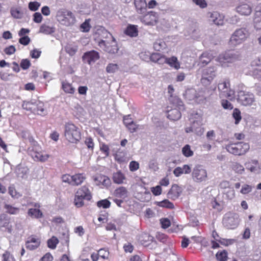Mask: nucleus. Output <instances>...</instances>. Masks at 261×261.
<instances>
[{
    "label": "nucleus",
    "instance_id": "1",
    "mask_svg": "<svg viewBox=\"0 0 261 261\" xmlns=\"http://www.w3.org/2000/svg\"><path fill=\"white\" fill-rule=\"evenodd\" d=\"M92 198V193L87 185H84L79 188L75 193L74 198V204L77 207H83L84 205V200L89 201Z\"/></svg>",
    "mask_w": 261,
    "mask_h": 261
},
{
    "label": "nucleus",
    "instance_id": "2",
    "mask_svg": "<svg viewBox=\"0 0 261 261\" xmlns=\"http://www.w3.org/2000/svg\"><path fill=\"white\" fill-rule=\"evenodd\" d=\"M98 44L105 52L110 54L117 53L119 49L115 39L110 33H107L105 40H100Z\"/></svg>",
    "mask_w": 261,
    "mask_h": 261
},
{
    "label": "nucleus",
    "instance_id": "3",
    "mask_svg": "<svg viewBox=\"0 0 261 261\" xmlns=\"http://www.w3.org/2000/svg\"><path fill=\"white\" fill-rule=\"evenodd\" d=\"M64 136L69 142L76 143L81 138V133L77 126L68 122L65 125Z\"/></svg>",
    "mask_w": 261,
    "mask_h": 261
},
{
    "label": "nucleus",
    "instance_id": "4",
    "mask_svg": "<svg viewBox=\"0 0 261 261\" xmlns=\"http://www.w3.org/2000/svg\"><path fill=\"white\" fill-rule=\"evenodd\" d=\"M225 148L230 153L235 155H242L249 150L250 145L247 143L238 142L227 144L226 145Z\"/></svg>",
    "mask_w": 261,
    "mask_h": 261
},
{
    "label": "nucleus",
    "instance_id": "5",
    "mask_svg": "<svg viewBox=\"0 0 261 261\" xmlns=\"http://www.w3.org/2000/svg\"><path fill=\"white\" fill-rule=\"evenodd\" d=\"M218 89L220 95H222L230 100L234 98L235 92L230 88V82L229 79L220 80L218 84Z\"/></svg>",
    "mask_w": 261,
    "mask_h": 261
},
{
    "label": "nucleus",
    "instance_id": "6",
    "mask_svg": "<svg viewBox=\"0 0 261 261\" xmlns=\"http://www.w3.org/2000/svg\"><path fill=\"white\" fill-rule=\"evenodd\" d=\"M57 18L61 24L66 26L71 25L76 21L73 14L71 11L66 10L58 12Z\"/></svg>",
    "mask_w": 261,
    "mask_h": 261
},
{
    "label": "nucleus",
    "instance_id": "7",
    "mask_svg": "<svg viewBox=\"0 0 261 261\" xmlns=\"http://www.w3.org/2000/svg\"><path fill=\"white\" fill-rule=\"evenodd\" d=\"M240 223L239 216L238 214L232 212L226 213L223 219V225L227 229L236 228Z\"/></svg>",
    "mask_w": 261,
    "mask_h": 261
},
{
    "label": "nucleus",
    "instance_id": "8",
    "mask_svg": "<svg viewBox=\"0 0 261 261\" xmlns=\"http://www.w3.org/2000/svg\"><path fill=\"white\" fill-rule=\"evenodd\" d=\"M192 178L196 182H202L207 179V172L202 165H197L193 169Z\"/></svg>",
    "mask_w": 261,
    "mask_h": 261
},
{
    "label": "nucleus",
    "instance_id": "9",
    "mask_svg": "<svg viewBox=\"0 0 261 261\" xmlns=\"http://www.w3.org/2000/svg\"><path fill=\"white\" fill-rule=\"evenodd\" d=\"M248 36V33L245 28L238 29L232 35L229 43L234 46L240 44L246 40Z\"/></svg>",
    "mask_w": 261,
    "mask_h": 261
},
{
    "label": "nucleus",
    "instance_id": "10",
    "mask_svg": "<svg viewBox=\"0 0 261 261\" xmlns=\"http://www.w3.org/2000/svg\"><path fill=\"white\" fill-rule=\"evenodd\" d=\"M185 97L189 100H193L198 104H205L206 101L204 96L196 93V90L194 89H187L185 92Z\"/></svg>",
    "mask_w": 261,
    "mask_h": 261
},
{
    "label": "nucleus",
    "instance_id": "11",
    "mask_svg": "<svg viewBox=\"0 0 261 261\" xmlns=\"http://www.w3.org/2000/svg\"><path fill=\"white\" fill-rule=\"evenodd\" d=\"M142 15L140 16L139 19L145 25H153L158 20L159 17L156 12L151 11Z\"/></svg>",
    "mask_w": 261,
    "mask_h": 261
},
{
    "label": "nucleus",
    "instance_id": "12",
    "mask_svg": "<svg viewBox=\"0 0 261 261\" xmlns=\"http://www.w3.org/2000/svg\"><path fill=\"white\" fill-rule=\"evenodd\" d=\"M31 155L35 161L44 162L46 161L49 157V155L40 150L39 147H33Z\"/></svg>",
    "mask_w": 261,
    "mask_h": 261
},
{
    "label": "nucleus",
    "instance_id": "13",
    "mask_svg": "<svg viewBox=\"0 0 261 261\" xmlns=\"http://www.w3.org/2000/svg\"><path fill=\"white\" fill-rule=\"evenodd\" d=\"M238 100L244 106L251 105L254 101V95L253 94L241 91L238 93Z\"/></svg>",
    "mask_w": 261,
    "mask_h": 261
},
{
    "label": "nucleus",
    "instance_id": "14",
    "mask_svg": "<svg viewBox=\"0 0 261 261\" xmlns=\"http://www.w3.org/2000/svg\"><path fill=\"white\" fill-rule=\"evenodd\" d=\"M99 58V53L94 50L85 53L82 57L83 61L87 63L88 64L95 62Z\"/></svg>",
    "mask_w": 261,
    "mask_h": 261
},
{
    "label": "nucleus",
    "instance_id": "15",
    "mask_svg": "<svg viewBox=\"0 0 261 261\" xmlns=\"http://www.w3.org/2000/svg\"><path fill=\"white\" fill-rule=\"evenodd\" d=\"M40 245L39 238L35 236H31L25 242V247L30 250H34L38 248Z\"/></svg>",
    "mask_w": 261,
    "mask_h": 261
},
{
    "label": "nucleus",
    "instance_id": "16",
    "mask_svg": "<svg viewBox=\"0 0 261 261\" xmlns=\"http://www.w3.org/2000/svg\"><path fill=\"white\" fill-rule=\"evenodd\" d=\"M94 180L98 186L108 187L111 184L110 179L108 176L102 174L96 176L94 178Z\"/></svg>",
    "mask_w": 261,
    "mask_h": 261
},
{
    "label": "nucleus",
    "instance_id": "17",
    "mask_svg": "<svg viewBox=\"0 0 261 261\" xmlns=\"http://www.w3.org/2000/svg\"><path fill=\"white\" fill-rule=\"evenodd\" d=\"M182 191L181 187L177 184H174L168 192V197L171 199L175 200L179 197L182 193Z\"/></svg>",
    "mask_w": 261,
    "mask_h": 261
},
{
    "label": "nucleus",
    "instance_id": "18",
    "mask_svg": "<svg viewBox=\"0 0 261 261\" xmlns=\"http://www.w3.org/2000/svg\"><path fill=\"white\" fill-rule=\"evenodd\" d=\"M210 20L218 25H221L224 23V16L217 11L209 12L208 13Z\"/></svg>",
    "mask_w": 261,
    "mask_h": 261
},
{
    "label": "nucleus",
    "instance_id": "19",
    "mask_svg": "<svg viewBox=\"0 0 261 261\" xmlns=\"http://www.w3.org/2000/svg\"><path fill=\"white\" fill-rule=\"evenodd\" d=\"M136 11L139 14H143L147 10V4L145 0H134Z\"/></svg>",
    "mask_w": 261,
    "mask_h": 261
},
{
    "label": "nucleus",
    "instance_id": "20",
    "mask_svg": "<svg viewBox=\"0 0 261 261\" xmlns=\"http://www.w3.org/2000/svg\"><path fill=\"white\" fill-rule=\"evenodd\" d=\"M167 57L165 55L159 53H153L150 56V59L152 62L161 65L167 64Z\"/></svg>",
    "mask_w": 261,
    "mask_h": 261
},
{
    "label": "nucleus",
    "instance_id": "21",
    "mask_svg": "<svg viewBox=\"0 0 261 261\" xmlns=\"http://www.w3.org/2000/svg\"><path fill=\"white\" fill-rule=\"evenodd\" d=\"M214 56L210 53L205 51L199 57V64L204 66L209 63L213 59Z\"/></svg>",
    "mask_w": 261,
    "mask_h": 261
},
{
    "label": "nucleus",
    "instance_id": "22",
    "mask_svg": "<svg viewBox=\"0 0 261 261\" xmlns=\"http://www.w3.org/2000/svg\"><path fill=\"white\" fill-rule=\"evenodd\" d=\"M72 185L74 186H79L82 185L86 178L84 173H76L72 175Z\"/></svg>",
    "mask_w": 261,
    "mask_h": 261
},
{
    "label": "nucleus",
    "instance_id": "23",
    "mask_svg": "<svg viewBox=\"0 0 261 261\" xmlns=\"http://www.w3.org/2000/svg\"><path fill=\"white\" fill-rule=\"evenodd\" d=\"M112 179L113 182L116 184H122L124 180L126 179V177L121 171L119 170L113 173L112 175Z\"/></svg>",
    "mask_w": 261,
    "mask_h": 261
},
{
    "label": "nucleus",
    "instance_id": "24",
    "mask_svg": "<svg viewBox=\"0 0 261 261\" xmlns=\"http://www.w3.org/2000/svg\"><path fill=\"white\" fill-rule=\"evenodd\" d=\"M109 255V252L106 250L105 249H100L98 251V253H93L91 255V259L93 261H97L99 259V257L101 258L106 259L108 258Z\"/></svg>",
    "mask_w": 261,
    "mask_h": 261
},
{
    "label": "nucleus",
    "instance_id": "25",
    "mask_svg": "<svg viewBox=\"0 0 261 261\" xmlns=\"http://www.w3.org/2000/svg\"><path fill=\"white\" fill-rule=\"evenodd\" d=\"M124 33L127 36L131 37H135L138 35L137 26L133 24H129L124 31Z\"/></svg>",
    "mask_w": 261,
    "mask_h": 261
},
{
    "label": "nucleus",
    "instance_id": "26",
    "mask_svg": "<svg viewBox=\"0 0 261 261\" xmlns=\"http://www.w3.org/2000/svg\"><path fill=\"white\" fill-rule=\"evenodd\" d=\"M237 11L242 15H249L252 12V9L248 5L244 4L238 6Z\"/></svg>",
    "mask_w": 261,
    "mask_h": 261
},
{
    "label": "nucleus",
    "instance_id": "27",
    "mask_svg": "<svg viewBox=\"0 0 261 261\" xmlns=\"http://www.w3.org/2000/svg\"><path fill=\"white\" fill-rule=\"evenodd\" d=\"M181 116L180 112L177 109H171L168 111L167 118L171 120L177 121Z\"/></svg>",
    "mask_w": 261,
    "mask_h": 261
},
{
    "label": "nucleus",
    "instance_id": "28",
    "mask_svg": "<svg viewBox=\"0 0 261 261\" xmlns=\"http://www.w3.org/2000/svg\"><path fill=\"white\" fill-rule=\"evenodd\" d=\"M127 190L124 187H120L117 188L114 192V195L115 197L124 199L127 196Z\"/></svg>",
    "mask_w": 261,
    "mask_h": 261
},
{
    "label": "nucleus",
    "instance_id": "29",
    "mask_svg": "<svg viewBox=\"0 0 261 261\" xmlns=\"http://www.w3.org/2000/svg\"><path fill=\"white\" fill-rule=\"evenodd\" d=\"M62 89L65 93L67 94H73L75 92V89L72 84L67 81H63L62 82Z\"/></svg>",
    "mask_w": 261,
    "mask_h": 261
},
{
    "label": "nucleus",
    "instance_id": "30",
    "mask_svg": "<svg viewBox=\"0 0 261 261\" xmlns=\"http://www.w3.org/2000/svg\"><path fill=\"white\" fill-rule=\"evenodd\" d=\"M167 64L170 67H173L177 70L179 69L180 67V63L178 61L177 57L175 56H172L170 58H167Z\"/></svg>",
    "mask_w": 261,
    "mask_h": 261
},
{
    "label": "nucleus",
    "instance_id": "31",
    "mask_svg": "<svg viewBox=\"0 0 261 261\" xmlns=\"http://www.w3.org/2000/svg\"><path fill=\"white\" fill-rule=\"evenodd\" d=\"M254 28L256 30L261 29V11H256L254 14L253 20Z\"/></svg>",
    "mask_w": 261,
    "mask_h": 261
},
{
    "label": "nucleus",
    "instance_id": "32",
    "mask_svg": "<svg viewBox=\"0 0 261 261\" xmlns=\"http://www.w3.org/2000/svg\"><path fill=\"white\" fill-rule=\"evenodd\" d=\"M216 70L214 67H208L203 70L202 76L205 77H212L214 79L216 77Z\"/></svg>",
    "mask_w": 261,
    "mask_h": 261
},
{
    "label": "nucleus",
    "instance_id": "33",
    "mask_svg": "<svg viewBox=\"0 0 261 261\" xmlns=\"http://www.w3.org/2000/svg\"><path fill=\"white\" fill-rule=\"evenodd\" d=\"M77 46L72 44H67L65 46V50L66 53L70 56H74L77 51Z\"/></svg>",
    "mask_w": 261,
    "mask_h": 261
},
{
    "label": "nucleus",
    "instance_id": "34",
    "mask_svg": "<svg viewBox=\"0 0 261 261\" xmlns=\"http://www.w3.org/2000/svg\"><path fill=\"white\" fill-rule=\"evenodd\" d=\"M55 28L54 27H50L45 24H43L41 25L39 30V32L48 35L51 34L55 32Z\"/></svg>",
    "mask_w": 261,
    "mask_h": 261
},
{
    "label": "nucleus",
    "instance_id": "35",
    "mask_svg": "<svg viewBox=\"0 0 261 261\" xmlns=\"http://www.w3.org/2000/svg\"><path fill=\"white\" fill-rule=\"evenodd\" d=\"M28 214L30 217L37 219L40 218L43 216L41 211L37 208H30L28 210Z\"/></svg>",
    "mask_w": 261,
    "mask_h": 261
},
{
    "label": "nucleus",
    "instance_id": "36",
    "mask_svg": "<svg viewBox=\"0 0 261 261\" xmlns=\"http://www.w3.org/2000/svg\"><path fill=\"white\" fill-rule=\"evenodd\" d=\"M22 107L27 111H30L33 113L35 108L36 107V103L30 101H24L23 102Z\"/></svg>",
    "mask_w": 261,
    "mask_h": 261
},
{
    "label": "nucleus",
    "instance_id": "37",
    "mask_svg": "<svg viewBox=\"0 0 261 261\" xmlns=\"http://www.w3.org/2000/svg\"><path fill=\"white\" fill-rule=\"evenodd\" d=\"M4 208L6 210V212L11 215H16L19 212L18 207H14L10 204H5Z\"/></svg>",
    "mask_w": 261,
    "mask_h": 261
},
{
    "label": "nucleus",
    "instance_id": "38",
    "mask_svg": "<svg viewBox=\"0 0 261 261\" xmlns=\"http://www.w3.org/2000/svg\"><path fill=\"white\" fill-rule=\"evenodd\" d=\"M59 242L58 239L55 236H53L47 242V247L50 249H55Z\"/></svg>",
    "mask_w": 261,
    "mask_h": 261
},
{
    "label": "nucleus",
    "instance_id": "39",
    "mask_svg": "<svg viewBox=\"0 0 261 261\" xmlns=\"http://www.w3.org/2000/svg\"><path fill=\"white\" fill-rule=\"evenodd\" d=\"M114 158L119 163H121L125 161V154L122 151L118 150L114 155Z\"/></svg>",
    "mask_w": 261,
    "mask_h": 261
},
{
    "label": "nucleus",
    "instance_id": "40",
    "mask_svg": "<svg viewBox=\"0 0 261 261\" xmlns=\"http://www.w3.org/2000/svg\"><path fill=\"white\" fill-rule=\"evenodd\" d=\"M157 205L160 207L169 209H173L174 207L173 203L168 199H165L162 201L158 202Z\"/></svg>",
    "mask_w": 261,
    "mask_h": 261
},
{
    "label": "nucleus",
    "instance_id": "41",
    "mask_svg": "<svg viewBox=\"0 0 261 261\" xmlns=\"http://www.w3.org/2000/svg\"><path fill=\"white\" fill-rule=\"evenodd\" d=\"M10 12L12 16L15 18L20 19L22 17L23 13L19 8H12Z\"/></svg>",
    "mask_w": 261,
    "mask_h": 261
},
{
    "label": "nucleus",
    "instance_id": "42",
    "mask_svg": "<svg viewBox=\"0 0 261 261\" xmlns=\"http://www.w3.org/2000/svg\"><path fill=\"white\" fill-rule=\"evenodd\" d=\"M10 224V219L5 214H2L0 216V226L8 227Z\"/></svg>",
    "mask_w": 261,
    "mask_h": 261
},
{
    "label": "nucleus",
    "instance_id": "43",
    "mask_svg": "<svg viewBox=\"0 0 261 261\" xmlns=\"http://www.w3.org/2000/svg\"><path fill=\"white\" fill-rule=\"evenodd\" d=\"M2 261H16L14 256L9 251H5L2 255Z\"/></svg>",
    "mask_w": 261,
    "mask_h": 261
},
{
    "label": "nucleus",
    "instance_id": "44",
    "mask_svg": "<svg viewBox=\"0 0 261 261\" xmlns=\"http://www.w3.org/2000/svg\"><path fill=\"white\" fill-rule=\"evenodd\" d=\"M182 153L186 157H190L193 156L194 152L191 149V147L189 145L187 144L182 148Z\"/></svg>",
    "mask_w": 261,
    "mask_h": 261
},
{
    "label": "nucleus",
    "instance_id": "45",
    "mask_svg": "<svg viewBox=\"0 0 261 261\" xmlns=\"http://www.w3.org/2000/svg\"><path fill=\"white\" fill-rule=\"evenodd\" d=\"M216 256L219 261H226L227 259V252L225 250L218 251Z\"/></svg>",
    "mask_w": 261,
    "mask_h": 261
},
{
    "label": "nucleus",
    "instance_id": "46",
    "mask_svg": "<svg viewBox=\"0 0 261 261\" xmlns=\"http://www.w3.org/2000/svg\"><path fill=\"white\" fill-rule=\"evenodd\" d=\"M90 19H86L83 23L81 24L80 28L82 32H88L91 29V25L90 24Z\"/></svg>",
    "mask_w": 261,
    "mask_h": 261
},
{
    "label": "nucleus",
    "instance_id": "47",
    "mask_svg": "<svg viewBox=\"0 0 261 261\" xmlns=\"http://www.w3.org/2000/svg\"><path fill=\"white\" fill-rule=\"evenodd\" d=\"M118 65L117 64L110 63L106 67V71L108 73H114L118 70Z\"/></svg>",
    "mask_w": 261,
    "mask_h": 261
},
{
    "label": "nucleus",
    "instance_id": "48",
    "mask_svg": "<svg viewBox=\"0 0 261 261\" xmlns=\"http://www.w3.org/2000/svg\"><path fill=\"white\" fill-rule=\"evenodd\" d=\"M111 202L107 199H103L98 201L97 202V205L99 207L108 208L110 206Z\"/></svg>",
    "mask_w": 261,
    "mask_h": 261
},
{
    "label": "nucleus",
    "instance_id": "49",
    "mask_svg": "<svg viewBox=\"0 0 261 261\" xmlns=\"http://www.w3.org/2000/svg\"><path fill=\"white\" fill-rule=\"evenodd\" d=\"M169 101L175 106H181L182 101L177 96H174L173 95H171L169 98Z\"/></svg>",
    "mask_w": 261,
    "mask_h": 261
},
{
    "label": "nucleus",
    "instance_id": "50",
    "mask_svg": "<svg viewBox=\"0 0 261 261\" xmlns=\"http://www.w3.org/2000/svg\"><path fill=\"white\" fill-rule=\"evenodd\" d=\"M100 150L105 154L106 157L109 155L110 148L109 146L105 143L100 144Z\"/></svg>",
    "mask_w": 261,
    "mask_h": 261
},
{
    "label": "nucleus",
    "instance_id": "51",
    "mask_svg": "<svg viewBox=\"0 0 261 261\" xmlns=\"http://www.w3.org/2000/svg\"><path fill=\"white\" fill-rule=\"evenodd\" d=\"M232 115L235 119V123L238 124L242 119L240 111L237 108L234 109Z\"/></svg>",
    "mask_w": 261,
    "mask_h": 261
},
{
    "label": "nucleus",
    "instance_id": "52",
    "mask_svg": "<svg viewBox=\"0 0 261 261\" xmlns=\"http://www.w3.org/2000/svg\"><path fill=\"white\" fill-rule=\"evenodd\" d=\"M40 6V4L38 2H31L29 3L28 7L32 11H37Z\"/></svg>",
    "mask_w": 261,
    "mask_h": 261
},
{
    "label": "nucleus",
    "instance_id": "53",
    "mask_svg": "<svg viewBox=\"0 0 261 261\" xmlns=\"http://www.w3.org/2000/svg\"><path fill=\"white\" fill-rule=\"evenodd\" d=\"M221 104L223 109L226 110H232L233 108V105L226 99H222Z\"/></svg>",
    "mask_w": 261,
    "mask_h": 261
},
{
    "label": "nucleus",
    "instance_id": "54",
    "mask_svg": "<svg viewBox=\"0 0 261 261\" xmlns=\"http://www.w3.org/2000/svg\"><path fill=\"white\" fill-rule=\"evenodd\" d=\"M85 143L88 148L93 151L94 147V143L93 139L91 137L86 138L85 141Z\"/></svg>",
    "mask_w": 261,
    "mask_h": 261
},
{
    "label": "nucleus",
    "instance_id": "55",
    "mask_svg": "<svg viewBox=\"0 0 261 261\" xmlns=\"http://www.w3.org/2000/svg\"><path fill=\"white\" fill-rule=\"evenodd\" d=\"M45 110L43 108L42 103L39 102L38 104L36 103V107L35 108L34 113H37L39 115H42L44 113Z\"/></svg>",
    "mask_w": 261,
    "mask_h": 261
},
{
    "label": "nucleus",
    "instance_id": "56",
    "mask_svg": "<svg viewBox=\"0 0 261 261\" xmlns=\"http://www.w3.org/2000/svg\"><path fill=\"white\" fill-rule=\"evenodd\" d=\"M125 126L131 133L136 132L139 128V125L134 122Z\"/></svg>",
    "mask_w": 261,
    "mask_h": 261
},
{
    "label": "nucleus",
    "instance_id": "57",
    "mask_svg": "<svg viewBox=\"0 0 261 261\" xmlns=\"http://www.w3.org/2000/svg\"><path fill=\"white\" fill-rule=\"evenodd\" d=\"M139 168V164L136 161H131L129 165V170L132 172L137 171Z\"/></svg>",
    "mask_w": 261,
    "mask_h": 261
},
{
    "label": "nucleus",
    "instance_id": "58",
    "mask_svg": "<svg viewBox=\"0 0 261 261\" xmlns=\"http://www.w3.org/2000/svg\"><path fill=\"white\" fill-rule=\"evenodd\" d=\"M213 79H212V77H205V76H202V77L201 79V84L205 86H209L212 82L213 81Z\"/></svg>",
    "mask_w": 261,
    "mask_h": 261
},
{
    "label": "nucleus",
    "instance_id": "59",
    "mask_svg": "<svg viewBox=\"0 0 261 261\" xmlns=\"http://www.w3.org/2000/svg\"><path fill=\"white\" fill-rule=\"evenodd\" d=\"M151 191L154 196H159L161 194L162 189L161 186H156L150 188Z\"/></svg>",
    "mask_w": 261,
    "mask_h": 261
},
{
    "label": "nucleus",
    "instance_id": "60",
    "mask_svg": "<svg viewBox=\"0 0 261 261\" xmlns=\"http://www.w3.org/2000/svg\"><path fill=\"white\" fill-rule=\"evenodd\" d=\"M233 170L238 173H242L244 171L243 166L239 163H236L233 165Z\"/></svg>",
    "mask_w": 261,
    "mask_h": 261
},
{
    "label": "nucleus",
    "instance_id": "61",
    "mask_svg": "<svg viewBox=\"0 0 261 261\" xmlns=\"http://www.w3.org/2000/svg\"><path fill=\"white\" fill-rule=\"evenodd\" d=\"M4 51L6 55H11L15 53L16 48L14 45H12L6 47Z\"/></svg>",
    "mask_w": 261,
    "mask_h": 261
},
{
    "label": "nucleus",
    "instance_id": "62",
    "mask_svg": "<svg viewBox=\"0 0 261 261\" xmlns=\"http://www.w3.org/2000/svg\"><path fill=\"white\" fill-rule=\"evenodd\" d=\"M123 248L125 252L132 253L134 249L133 245L129 242L124 244Z\"/></svg>",
    "mask_w": 261,
    "mask_h": 261
},
{
    "label": "nucleus",
    "instance_id": "63",
    "mask_svg": "<svg viewBox=\"0 0 261 261\" xmlns=\"http://www.w3.org/2000/svg\"><path fill=\"white\" fill-rule=\"evenodd\" d=\"M162 227L166 229L168 228L171 225V222L168 218H163L160 220Z\"/></svg>",
    "mask_w": 261,
    "mask_h": 261
},
{
    "label": "nucleus",
    "instance_id": "64",
    "mask_svg": "<svg viewBox=\"0 0 261 261\" xmlns=\"http://www.w3.org/2000/svg\"><path fill=\"white\" fill-rule=\"evenodd\" d=\"M53 256L49 252L45 253L40 259V261H53Z\"/></svg>",
    "mask_w": 261,
    "mask_h": 261
}]
</instances>
